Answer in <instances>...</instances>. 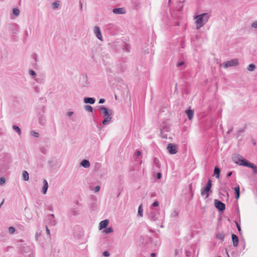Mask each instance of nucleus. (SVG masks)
I'll return each instance as SVG.
<instances>
[{
	"label": "nucleus",
	"mask_w": 257,
	"mask_h": 257,
	"mask_svg": "<svg viewBox=\"0 0 257 257\" xmlns=\"http://www.w3.org/2000/svg\"><path fill=\"white\" fill-rule=\"evenodd\" d=\"M210 17V15L206 13L195 16L194 19L196 20L195 24L197 29L203 27L208 22Z\"/></svg>",
	"instance_id": "obj_1"
},
{
	"label": "nucleus",
	"mask_w": 257,
	"mask_h": 257,
	"mask_svg": "<svg viewBox=\"0 0 257 257\" xmlns=\"http://www.w3.org/2000/svg\"><path fill=\"white\" fill-rule=\"evenodd\" d=\"M232 160L234 163L245 167L249 162L239 154H234L232 157Z\"/></svg>",
	"instance_id": "obj_2"
},
{
	"label": "nucleus",
	"mask_w": 257,
	"mask_h": 257,
	"mask_svg": "<svg viewBox=\"0 0 257 257\" xmlns=\"http://www.w3.org/2000/svg\"><path fill=\"white\" fill-rule=\"evenodd\" d=\"M11 156L9 154L4 153L0 156L1 164L2 165L6 166V167L11 162Z\"/></svg>",
	"instance_id": "obj_3"
},
{
	"label": "nucleus",
	"mask_w": 257,
	"mask_h": 257,
	"mask_svg": "<svg viewBox=\"0 0 257 257\" xmlns=\"http://www.w3.org/2000/svg\"><path fill=\"white\" fill-rule=\"evenodd\" d=\"M46 107L45 106H43L42 107V113H39L38 117H39V122L41 125H44L46 124V119L44 113L45 112Z\"/></svg>",
	"instance_id": "obj_4"
},
{
	"label": "nucleus",
	"mask_w": 257,
	"mask_h": 257,
	"mask_svg": "<svg viewBox=\"0 0 257 257\" xmlns=\"http://www.w3.org/2000/svg\"><path fill=\"white\" fill-rule=\"evenodd\" d=\"M238 65V59H233L229 61H226L222 64L224 68H227L229 67L236 66Z\"/></svg>",
	"instance_id": "obj_5"
},
{
	"label": "nucleus",
	"mask_w": 257,
	"mask_h": 257,
	"mask_svg": "<svg viewBox=\"0 0 257 257\" xmlns=\"http://www.w3.org/2000/svg\"><path fill=\"white\" fill-rule=\"evenodd\" d=\"M80 84L82 87H87L89 86V82L86 75H82L80 77Z\"/></svg>",
	"instance_id": "obj_6"
},
{
	"label": "nucleus",
	"mask_w": 257,
	"mask_h": 257,
	"mask_svg": "<svg viewBox=\"0 0 257 257\" xmlns=\"http://www.w3.org/2000/svg\"><path fill=\"white\" fill-rule=\"evenodd\" d=\"M214 205L220 211H223L225 209V205L221 201L217 199L214 200Z\"/></svg>",
	"instance_id": "obj_7"
},
{
	"label": "nucleus",
	"mask_w": 257,
	"mask_h": 257,
	"mask_svg": "<svg viewBox=\"0 0 257 257\" xmlns=\"http://www.w3.org/2000/svg\"><path fill=\"white\" fill-rule=\"evenodd\" d=\"M100 113L104 116L111 115L112 114V111L110 109H108L104 106H100Z\"/></svg>",
	"instance_id": "obj_8"
},
{
	"label": "nucleus",
	"mask_w": 257,
	"mask_h": 257,
	"mask_svg": "<svg viewBox=\"0 0 257 257\" xmlns=\"http://www.w3.org/2000/svg\"><path fill=\"white\" fill-rule=\"evenodd\" d=\"M167 149L170 154H175L177 152L176 146L172 144H168Z\"/></svg>",
	"instance_id": "obj_9"
},
{
	"label": "nucleus",
	"mask_w": 257,
	"mask_h": 257,
	"mask_svg": "<svg viewBox=\"0 0 257 257\" xmlns=\"http://www.w3.org/2000/svg\"><path fill=\"white\" fill-rule=\"evenodd\" d=\"M93 32L96 37L100 40L102 41V37L101 35V31L98 26L94 27Z\"/></svg>",
	"instance_id": "obj_10"
},
{
	"label": "nucleus",
	"mask_w": 257,
	"mask_h": 257,
	"mask_svg": "<svg viewBox=\"0 0 257 257\" xmlns=\"http://www.w3.org/2000/svg\"><path fill=\"white\" fill-rule=\"evenodd\" d=\"M149 218L153 221H155L158 220V214L154 211H151L148 214Z\"/></svg>",
	"instance_id": "obj_11"
},
{
	"label": "nucleus",
	"mask_w": 257,
	"mask_h": 257,
	"mask_svg": "<svg viewBox=\"0 0 257 257\" xmlns=\"http://www.w3.org/2000/svg\"><path fill=\"white\" fill-rule=\"evenodd\" d=\"M112 13L114 14H125L126 11L124 8H114L112 10Z\"/></svg>",
	"instance_id": "obj_12"
},
{
	"label": "nucleus",
	"mask_w": 257,
	"mask_h": 257,
	"mask_svg": "<svg viewBox=\"0 0 257 257\" xmlns=\"http://www.w3.org/2000/svg\"><path fill=\"white\" fill-rule=\"evenodd\" d=\"M43 186L42 188V193L44 194H46L49 187L48 183L46 179H44L43 181Z\"/></svg>",
	"instance_id": "obj_13"
},
{
	"label": "nucleus",
	"mask_w": 257,
	"mask_h": 257,
	"mask_svg": "<svg viewBox=\"0 0 257 257\" xmlns=\"http://www.w3.org/2000/svg\"><path fill=\"white\" fill-rule=\"evenodd\" d=\"M246 165V167L250 168L252 169L253 173L254 174H257V167L254 164L248 162Z\"/></svg>",
	"instance_id": "obj_14"
},
{
	"label": "nucleus",
	"mask_w": 257,
	"mask_h": 257,
	"mask_svg": "<svg viewBox=\"0 0 257 257\" xmlns=\"http://www.w3.org/2000/svg\"><path fill=\"white\" fill-rule=\"evenodd\" d=\"M231 238L233 242V245L234 247L237 246L238 244V238L237 236L234 234H232Z\"/></svg>",
	"instance_id": "obj_15"
},
{
	"label": "nucleus",
	"mask_w": 257,
	"mask_h": 257,
	"mask_svg": "<svg viewBox=\"0 0 257 257\" xmlns=\"http://www.w3.org/2000/svg\"><path fill=\"white\" fill-rule=\"evenodd\" d=\"M49 223L51 225H55L57 223V221L55 219L54 214H51L49 216Z\"/></svg>",
	"instance_id": "obj_16"
},
{
	"label": "nucleus",
	"mask_w": 257,
	"mask_h": 257,
	"mask_svg": "<svg viewBox=\"0 0 257 257\" xmlns=\"http://www.w3.org/2000/svg\"><path fill=\"white\" fill-rule=\"evenodd\" d=\"M95 99L92 97H85L84 99V102L85 103H89L90 104H93L95 103Z\"/></svg>",
	"instance_id": "obj_17"
},
{
	"label": "nucleus",
	"mask_w": 257,
	"mask_h": 257,
	"mask_svg": "<svg viewBox=\"0 0 257 257\" xmlns=\"http://www.w3.org/2000/svg\"><path fill=\"white\" fill-rule=\"evenodd\" d=\"M109 223L108 220H104L100 222L99 228L100 229L106 228Z\"/></svg>",
	"instance_id": "obj_18"
},
{
	"label": "nucleus",
	"mask_w": 257,
	"mask_h": 257,
	"mask_svg": "<svg viewBox=\"0 0 257 257\" xmlns=\"http://www.w3.org/2000/svg\"><path fill=\"white\" fill-rule=\"evenodd\" d=\"M80 165L85 168H88L90 167V164L88 160L84 159L81 161Z\"/></svg>",
	"instance_id": "obj_19"
},
{
	"label": "nucleus",
	"mask_w": 257,
	"mask_h": 257,
	"mask_svg": "<svg viewBox=\"0 0 257 257\" xmlns=\"http://www.w3.org/2000/svg\"><path fill=\"white\" fill-rule=\"evenodd\" d=\"M112 117L111 115L105 116L104 119L103 120L102 123L103 125H105L108 124L111 120Z\"/></svg>",
	"instance_id": "obj_20"
},
{
	"label": "nucleus",
	"mask_w": 257,
	"mask_h": 257,
	"mask_svg": "<svg viewBox=\"0 0 257 257\" xmlns=\"http://www.w3.org/2000/svg\"><path fill=\"white\" fill-rule=\"evenodd\" d=\"M210 189H208L206 188H204L203 189H202L201 192V194L202 196H205V198H207L209 196V191Z\"/></svg>",
	"instance_id": "obj_21"
},
{
	"label": "nucleus",
	"mask_w": 257,
	"mask_h": 257,
	"mask_svg": "<svg viewBox=\"0 0 257 257\" xmlns=\"http://www.w3.org/2000/svg\"><path fill=\"white\" fill-rule=\"evenodd\" d=\"M70 214L73 216L78 215L80 214L79 210L75 207H73L70 210Z\"/></svg>",
	"instance_id": "obj_22"
},
{
	"label": "nucleus",
	"mask_w": 257,
	"mask_h": 257,
	"mask_svg": "<svg viewBox=\"0 0 257 257\" xmlns=\"http://www.w3.org/2000/svg\"><path fill=\"white\" fill-rule=\"evenodd\" d=\"M215 236L217 239H219L223 240L225 237V234L223 232L217 231L215 233Z\"/></svg>",
	"instance_id": "obj_23"
},
{
	"label": "nucleus",
	"mask_w": 257,
	"mask_h": 257,
	"mask_svg": "<svg viewBox=\"0 0 257 257\" xmlns=\"http://www.w3.org/2000/svg\"><path fill=\"white\" fill-rule=\"evenodd\" d=\"M186 113L189 119H191L194 115V111L191 109H188L186 111Z\"/></svg>",
	"instance_id": "obj_24"
},
{
	"label": "nucleus",
	"mask_w": 257,
	"mask_h": 257,
	"mask_svg": "<svg viewBox=\"0 0 257 257\" xmlns=\"http://www.w3.org/2000/svg\"><path fill=\"white\" fill-rule=\"evenodd\" d=\"M234 192L235 194V198L238 199L240 196L239 186L238 185L234 188Z\"/></svg>",
	"instance_id": "obj_25"
},
{
	"label": "nucleus",
	"mask_w": 257,
	"mask_h": 257,
	"mask_svg": "<svg viewBox=\"0 0 257 257\" xmlns=\"http://www.w3.org/2000/svg\"><path fill=\"white\" fill-rule=\"evenodd\" d=\"M154 165L157 169H159L161 167L159 160L156 158L154 159Z\"/></svg>",
	"instance_id": "obj_26"
},
{
	"label": "nucleus",
	"mask_w": 257,
	"mask_h": 257,
	"mask_svg": "<svg viewBox=\"0 0 257 257\" xmlns=\"http://www.w3.org/2000/svg\"><path fill=\"white\" fill-rule=\"evenodd\" d=\"M220 169L216 166L215 168H214V174L216 176V177L217 178H219V176H220Z\"/></svg>",
	"instance_id": "obj_27"
},
{
	"label": "nucleus",
	"mask_w": 257,
	"mask_h": 257,
	"mask_svg": "<svg viewBox=\"0 0 257 257\" xmlns=\"http://www.w3.org/2000/svg\"><path fill=\"white\" fill-rule=\"evenodd\" d=\"M23 178L25 181H28L29 179V173L26 171H24L23 172Z\"/></svg>",
	"instance_id": "obj_28"
},
{
	"label": "nucleus",
	"mask_w": 257,
	"mask_h": 257,
	"mask_svg": "<svg viewBox=\"0 0 257 257\" xmlns=\"http://www.w3.org/2000/svg\"><path fill=\"white\" fill-rule=\"evenodd\" d=\"M12 127H13V129L15 131H16L18 133V134H19V136H20L21 135V130L18 126L14 125H13Z\"/></svg>",
	"instance_id": "obj_29"
},
{
	"label": "nucleus",
	"mask_w": 257,
	"mask_h": 257,
	"mask_svg": "<svg viewBox=\"0 0 257 257\" xmlns=\"http://www.w3.org/2000/svg\"><path fill=\"white\" fill-rule=\"evenodd\" d=\"M138 214H139L141 217H143V205H142V204H141V205L139 206V208H138Z\"/></svg>",
	"instance_id": "obj_30"
},
{
	"label": "nucleus",
	"mask_w": 257,
	"mask_h": 257,
	"mask_svg": "<svg viewBox=\"0 0 257 257\" xmlns=\"http://www.w3.org/2000/svg\"><path fill=\"white\" fill-rule=\"evenodd\" d=\"M255 68V66L254 64H249L247 67V70L249 71H253Z\"/></svg>",
	"instance_id": "obj_31"
},
{
	"label": "nucleus",
	"mask_w": 257,
	"mask_h": 257,
	"mask_svg": "<svg viewBox=\"0 0 257 257\" xmlns=\"http://www.w3.org/2000/svg\"><path fill=\"white\" fill-rule=\"evenodd\" d=\"M85 109L89 112L93 111V108L90 105H86L84 106Z\"/></svg>",
	"instance_id": "obj_32"
},
{
	"label": "nucleus",
	"mask_w": 257,
	"mask_h": 257,
	"mask_svg": "<svg viewBox=\"0 0 257 257\" xmlns=\"http://www.w3.org/2000/svg\"><path fill=\"white\" fill-rule=\"evenodd\" d=\"M165 131H167V130L165 128H164L163 129L161 130V134L162 137L164 139L167 138V135L164 134V132Z\"/></svg>",
	"instance_id": "obj_33"
},
{
	"label": "nucleus",
	"mask_w": 257,
	"mask_h": 257,
	"mask_svg": "<svg viewBox=\"0 0 257 257\" xmlns=\"http://www.w3.org/2000/svg\"><path fill=\"white\" fill-rule=\"evenodd\" d=\"M13 13L16 16H18L20 14V11L19 9L15 8L13 10Z\"/></svg>",
	"instance_id": "obj_34"
},
{
	"label": "nucleus",
	"mask_w": 257,
	"mask_h": 257,
	"mask_svg": "<svg viewBox=\"0 0 257 257\" xmlns=\"http://www.w3.org/2000/svg\"><path fill=\"white\" fill-rule=\"evenodd\" d=\"M211 186H212L211 180L210 179H209L207 182V183L205 186V188H206L208 189H210L211 188Z\"/></svg>",
	"instance_id": "obj_35"
},
{
	"label": "nucleus",
	"mask_w": 257,
	"mask_h": 257,
	"mask_svg": "<svg viewBox=\"0 0 257 257\" xmlns=\"http://www.w3.org/2000/svg\"><path fill=\"white\" fill-rule=\"evenodd\" d=\"M31 135L34 137L35 138H38L39 137V134L37 132H35L34 131H32L31 132Z\"/></svg>",
	"instance_id": "obj_36"
},
{
	"label": "nucleus",
	"mask_w": 257,
	"mask_h": 257,
	"mask_svg": "<svg viewBox=\"0 0 257 257\" xmlns=\"http://www.w3.org/2000/svg\"><path fill=\"white\" fill-rule=\"evenodd\" d=\"M59 5H59V3L58 2H55L52 4L53 8L54 9L58 8L59 7Z\"/></svg>",
	"instance_id": "obj_37"
},
{
	"label": "nucleus",
	"mask_w": 257,
	"mask_h": 257,
	"mask_svg": "<svg viewBox=\"0 0 257 257\" xmlns=\"http://www.w3.org/2000/svg\"><path fill=\"white\" fill-rule=\"evenodd\" d=\"M178 215V211L174 210L173 212L171 214V216L172 217H176Z\"/></svg>",
	"instance_id": "obj_38"
},
{
	"label": "nucleus",
	"mask_w": 257,
	"mask_h": 257,
	"mask_svg": "<svg viewBox=\"0 0 257 257\" xmlns=\"http://www.w3.org/2000/svg\"><path fill=\"white\" fill-rule=\"evenodd\" d=\"M104 232H105L106 233H111V232H113V228H112L111 227H108V228H106V229L104 230Z\"/></svg>",
	"instance_id": "obj_39"
},
{
	"label": "nucleus",
	"mask_w": 257,
	"mask_h": 257,
	"mask_svg": "<svg viewBox=\"0 0 257 257\" xmlns=\"http://www.w3.org/2000/svg\"><path fill=\"white\" fill-rule=\"evenodd\" d=\"M16 229L15 227L11 226L9 228V231L11 234H13L15 232Z\"/></svg>",
	"instance_id": "obj_40"
},
{
	"label": "nucleus",
	"mask_w": 257,
	"mask_h": 257,
	"mask_svg": "<svg viewBox=\"0 0 257 257\" xmlns=\"http://www.w3.org/2000/svg\"><path fill=\"white\" fill-rule=\"evenodd\" d=\"M251 27L252 28L257 29V20L253 22L251 24Z\"/></svg>",
	"instance_id": "obj_41"
},
{
	"label": "nucleus",
	"mask_w": 257,
	"mask_h": 257,
	"mask_svg": "<svg viewBox=\"0 0 257 257\" xmlns=\"http://www.w3.org/2000/svg\"><path fill=\"white\" fill-rule=\"evenodd\" d=\"M40 236H41V232H36V233L35 234V239L36 241H38L39 238L40 237Z\"/></svg>",
	"instance_id": "obj_42"
},
{
	"label": "nucleus",
	"mask_w": 257,
	"mask_h": 257,
	"mask_svg": "<svg viewBox=\"0 0 257 257\" xmlns=\"http://www.w3.org/2000/svg\"><path fill=\"white\" fill-rule=\"evenodd\" d=\"M29 74L30 75H31L32 76H33V77H35L36 76V73L35 72V71H34L33 70H29Z\"/></svg>",
	"instance_id": "obj_43"
},
{
	"label": "nucleus",
	"mask_w": 257,
	"mask_h": 257,
	"mask_svg": "<svg viewBox=\"0 0 257 257\" xmlns=\"http://www.w3.org/2000/svg\"><path fill=\"white\" fill-rule=\"evenodd\" d=\"M159 205V203L158 201L156 200L152 204L151 207L153 208V207H157Z\"/></svg>",
	"instance_id": "obj_44"
},
{
	"label": "nucleus",
	"mask_w": 257,
	"mask_h": 257,
	"mask_svg": "<svg viewBox=\"0 0 257 257\" xmlns=\"http://www.w3.org/2000/svg\"><path fill=\"white\" fill-rule=\"evenodd\" d=\"M6 182V179L4 177L0 178V185L4 184Z\"/></svg>",
	"instance_id": "obj_45"
},
{
	"label": "nucleus",
	"mask_w": 257,
	"mask_h": 257,
	"mask_svg": "<svg viewBox=\"0 0 257 257\" xmlns=\"http://www.w3.org/2000/svg\"><path fill=\"white\" fill-rule=\"evenodd\" d=\"M103 255L104 256L108 257L110 255V253L107 251H105L103 252Z\"/></svg>",
	"instance_id": "obj_46"
},
{
	"label": "nucleus",
	"mask_w": 257,
	"mask_h": 257,
	"mask_svg": "<svg viewBox=\"0 0 257 257\" xmlns=\"http://www.w3.org/2000/svg\"><path fill=\"white\" fill-rule=\"evenodd\" d=\"M124 50H125L126 52H130V47L127 45L124 46Z\"/></svg>",
	"instance_id": "obj_47"
},
{
	"label": "nucleus",
	"mask_w": 257,
	"mask_h": 257,
	"mask_svg": "<svg viewBox=\"0 0 257 257\" xmlns=\"http://www.w3.org/2000/svg\"><path fill=\"white\" fill-rule=\"evenodd\" d=\"M46 233L48 235H50V231L47 226H46Z\"/></svg>",
	"instance_id": "obj_48"
},
{
	"label": "nucleus",
	"mask_w": 257,
	"mask_h": 257,
	"mask_svg": "<svg viewBox=\"0 0 257 257\" xmlns=\"http://www.w3.org/2000/svg\"><path fill=\"white\" fill-rule=\"evenodd\" d=\"M236 227L237 228L238 231L240 233L241 230V227H240V225L236 222Z\"/></svg>",
	"instance_id": "obj_49"
},
{
	"label": "nucleus",
	"mask_w": 257,
	"mask_h": 257,
	"mask_svg": "<svg viewBox=\"0 0 257 257\" xmlns=\"http://www.w3.org/2000/svg\"><path fill=\"white\" fill-rule=\"evenodd\" d=\"M99 190H100V187H99V186H96V187H95V188H94V191H95V192H98V191H99Z\"/></svg>",
	"instance_id": "obj_50"
},
{
	"label": "nucleus",
	"mask_w": 257,
	"mask_h": 257,
	"mask_svg": "<svg viewBox=\"0 0 257 257\" xmlns=\"http://www.w3.org/2000/svg\"><path fill=\"white\" fill-rule=\"evenodd\" d=\"M142 153L140 151H137L135 154V155L137 156V157H139V156H140L141 155Z\"/></svg>",
	"instance_id": "obj_51"
},
{
	"label": "nucleus",
	"mask_w": 257,
	"mask_h": 257,
	"mask_svg": "<svg viewBox=\"0 0 257 257\" xmlns=\"http://www.w3.org/2000/svg\"><path fill=\"white\" fill-rule=\"evenodd\" d=\"M162 174L161 173H158L157 174V179H160L161 178Z\"/></svg>",
	"instance_id": "obj_52"
},
{
	"label": "nucleus",
	"mask_w": 257,
	"mask_h": 257,
	"mask_svg": "<svg viewBox=\"0 0 257 257\" xmlns=\"http://www.w3.org/2000/svg\"><path fill=\"white\" fill-rule=\"evenodd\" d=\"M184 64V62L183 61H181V62H180L178 63L177 66L180 67V66L183 65Z\"/></svg>",
	"instance_id": "obj_53"
},
{
	"label": "nucleus",
	"mask_w": 257,
	"mask_h": 257,
	"mask_svg": "<svg viewBox=\"0 0 257 257\" xmlns=\"http://www.w3.org/2000/svg\"><path fill=\"white\" fill-rule=\"evenodd\" d=\"M105 102V99H103V98H101L99 99V103L101 104V103H103Z\"/></svg>",
	"instance_id": "obj_54"
},
{
	"label": "nucleus",
	"mask_w": 257,
	"mask_h": 257,
	"mask_svg": "<svg viewBox=\"0 0 257 257\" xmlns=\"http://www.w3.org/2000/svg\"><path fill=\"white\" fill-rule=\"evenodd\" d=\"M232 174V172L231 171L230 172H229L227 174V177H229L231 176V175Z\"/></svg>",
	"instance_id": "obj_55"
},
{
	"label": "nucleus",
	"mask_w": 257,
	"mask_h": 257,
	"mask_svg": "<svg viewBox=\"0 0 257 257\" xmlns=\"http://www.w3.org/2000/svg\"><path fill=\"white\" fill-rule=\"evenodd\" d=\"M73 112L72 111H69L67 113V115L69 116H71L72 114H73Z\"/></svg>",
	"instance_id": "obj_56"
},
{
	"label": "nucleus",
	"mask_w": 257,
	"mask_h": 257,
	"mask_svg": "<svg viewBox=\"0 0 257 257\" xmlns=\"http://www.w3.org/2000/svg\"><path fill=\"white\" fill-rule=\"evenodd\" d=\"M156 256V254L155 253H152L151 254V257H155Z\"/></svg>",
	"instance_id": "obj_57"
},
{
	"label": "nucleus",
	"mask_w": 257,
	"mask_h": 257,
	"mask_svg": "<svg viewBox=\"0 0 257 257\" xmlns=\"http://www.w3.org/2000/svg\"><path fill=\"white\" fill-rule=\"evenodd\" d=\"M79 7H80V9L82 10V4L81 2H80V4H79Z\"/></svg>",
	"instance_id": "obj_58"
},
{
	"label": "nucleus",
	"mask_w": 257,
	"mask_h": 257,
	"mask_svg": "<svg viewBox=\"0 0 257 257\" xmlns=\"http://www.w3.org/2000/svg\"><path fill=\"white\" fill-rule=\"evenodd\" d=\"M4 200L3 201V202L0 204V208L2 207V205L3 204Z\"/></svg>",
	"instance_id": "obj_59"
},
{
	"label": "nucleus",
	"mask_w": 257,
	"mask_h": 257,
	"mask_svg": "<svg viewBox=\"0 0 257 257\" xmlns=\"http://www.w3.org/2000/svg\"><path fill=\"white\" fill-rule=\"evenodd\" d=\"M15 27L16 28H18V27H18V25H16V24H15Z\"/></svg>",
	"instance_id": "obj_60"
},
{
	"label": "nucleus",
	"mask_w": 257,
	"mask_h": 257,
	"mask_svg": "<svg viewBox=\"0 0 257 257\" xmlns=\"http://www.w3.org/2000/svg\"><path fill=\"white\" fill-rule=\"evenodd\" d=\"M226 253H227V255L228 256H229V254L228 253V252L226 251Z\"/></svg>",
	"instance_id": "obj_61"
},
{
	"label": "nucleus",
	"mask_w": 257,
	"mask_h": 257,
	"mask_svg": "<svg viewBox=\"0 0 257 257\" xmlns=\"http://www.w3.org/2000/svg\"><path fill=\"white\" fill-rule=\"evenodd\" d=\"M171 0H169V3H170V2H171Z\"/></svg>",
	"instance_id": "obj_62"
}]
</instances>
